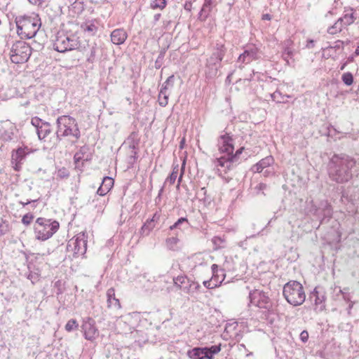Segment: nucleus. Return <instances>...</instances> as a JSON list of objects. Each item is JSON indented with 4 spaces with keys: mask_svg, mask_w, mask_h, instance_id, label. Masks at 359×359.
<instances>
[{
    "mask_svg": "<svg viewBox=\"0 0 359 359\" xmlns=\"http://www.w3.org/2000/svg\"><path fill=\"white\" fill-rule=\"evenodd\" d=\"M355 165V160L348 156L334 154L328 164L329 177L337 183L348 182L352 177L351 170Z\"/></svg>",
    "mask_w": 359,
    "mask_h": 359,
    "instance_id": "f257e3e1",
    "label": "nucleus"
},
{
    "mask_svg": "<svg viewBox=\"0 0 359 359\" xmlns=\"http://www.w3.org/2000/svg\"><path fill=\"white\" fill-rule=\"evenodd\" d=\"M17 34L21 39L34 37L41 27V20L36 16H18L15 19Z\"/></svg>",
    "mask_w": 359,
    "mask_h": 359,
    "instance_id": "f03ea898",
    "label": "nucleus"
},
{
    "mask_svg": "<svg viewBox=\"0 0 359 359\" xmlns=\"http://www.w3.org/2000/svg\"><path fill=\"white\" fill-rule=\"evenodd\" d=\"M57 140H61L63 137H72L78 140L81 137V132L76 120L69 115H62L56 120Z\"/></svg>",
    "mask_w": 359,
    "mask_h": 359,
    "instance_id": "7ed1b4c3",
    "label": "nucleus"
},
{
    "mask_svg": "<svg viewBox=\"0 0 359 359\" xmlns=\"http://www.w3.org/2000/svg\"><path fill=\"white\" fill-rule=\"evenodd\" d=\"M283 294L286 301L294 306L302 305L306 299L302 285L296 280H290L283 286Z\"/></svg>",
    "mask_w": 359,
    "mask_h": 359,
    "instance_id": "20e7f679",
    "label": "nucleus"
},
{
    "mask_svg": "<svg viewBox=\"0 0 359 359\" xmlns=\"http://www.w3.org/2000/svg\"><path fill=\"white\" fill-rule=\"evenodd\" d=\"M59 226V222L56 220L52 221L43 217H39L34 226L35 237L39 241H46L53 236L58 230Z\"/></svg>",
    "mask_w": 359,
    "mask_h": 359,
    "instance_id": "39448f33",
    "label": "nucleus"
},
{
    "mask_svg": "<svg viewBox=\"0 0 359 359\" xmlns=\"http://www.w3.org/2000/svg\"><path fill=\"white\" fill-rule=\"evenodd\" d=\"M79 46V41L76 36L68 34L64 31H60L57 33L53 43V48L56 51L65 53L76 49Z\"/></svg>",
    "mask_w": 359,
    "mask_h": 359,
    "instance_id": "423d86ee",
    "label": "nucleus"
},
{
    "mask_svg": "<svg viewBox=\"0 0 359 359\" xmlns=\"http://www.w3.org/2000/svg\"><path fill=\"white\" fill-rule=\"evenodd\" d=\"M32 54L31 46L23 41L14 43L10 50V58L13 63L22 64L26 62Z\"/></svg>",
    "mask_w": 359,
    "mask_h": 359,
    "instance_id": "0eeeda50",
    "label": "nucleus"
},
{
    "mask_svg": "<svg viewBox=\"0 0 359 359\" xmlns=\"http://www.w3.org/2000/svg\"><path fill=\"white\" fill-rule=\"evenodd\" d=\"M243 149L244 148L241 147L238 149L234 154L232 153L229 154L228 156H222L215 158L213 160L214 165L217 168L218 171L226 172L227 170L232 168L233 164L238 161V156Z\"/></svg>",
    "mask_w": 359,
    "mask_h": 359,
    "instance_id": "6e6552de",
    "label": "nucleus"
},
{
    "mask_svg": "<svg viewBox=\"0 0 359 359\" xmlns=\"http://www.w3.org/2000/svg\"><path fill=\"white\" fill-rule=\"evenodd\" d=\"M309 211L319 219L320 222L326 218H330L332 215V206L327 201H322L318 205L312 201Z\"/></svg>",
    "mask_w": 359,
    "mask_h": 359,
    "instance_id": "1a4fd4ad",
    "label": "nucleus"
},
{
    "mask_svg": "<svg viewBox=\"0 0 359 359\" xmlns=\"http://www.w3.org/2000/svg\"><path fill=\"white\" fill-rule=\"evenodd\" d=\"M262 55V53L258 47L253 44L247 46L244 52L239 55L237 60V63L239 64L238 68L243 69V65H247L253 60H259Z\"/></svg>",
    "mask_w": 359,
    "mask_h": 359,
    "instance_id": "9d476101",
    "label": "nucleus"
},
{
    "mask_svg": "<svg viewBox=\"0 0 359 359\" xmlns=\"http://www.w3.org/2000/svg\"><path fill=\"white\" fill-rule=\"evenodd\" d=\"M174 285L184 293L190 294L198 291L201 285L198 282L189 279L186 276H178L173 278Z\"/></svg>",
    "mask_w": 359,
    "mask_h": 359,
    "instance_id": "9b49d317",
    "label": "nucleus"
},
{
    "mask_svg": "<svg viewBox=\"0 0 359 359\" xmlns=\"http://www.w3.org/2000/svg\"><path fill=\"white\" fill-rule=\"evenodd\" d=\"M71 248L74 256L79 257L86 253L87 249V236L84 232L80 233L67 244V250Z\"/></svg>",
    "mask_w": 359,
    "mask_h": 359,
    "instance_id": "f8f14e48",
    "label": "nucleus"
},
{
    "mask_svg": "<svg viewBox=\"0 0 359 359\" xmlns=\"http://www.w3.org/2000/svg\"><path fill=\"white\" fill-rule=\"evenodd\" d=\"M29 152L30 149L27 147H20L17 149L13 150L11 153V164L15 170H20L22 164Z\"/></svg>",
    "mask_w": 359,
    "mask_h": 359,
    "instance_id": "ddd939ff",
    "label": "nucleus"
},
{
    "mask_svg": "<svg viewBox=\"0 0 359 359\" xmlns=\"http://www.w3.org/2000/svg\"><path fill=\"white\" fill-rule=\"evenodd\" d=\"M81 328L85 339L88 341H94L99 335V331L95 326V320L91 318H88L83 321Z\"/></svg>",
    "mask_w": 359,
    "mask_h": 359,
    "instance_id": "4468645a",
    "label": "nucleus"
},
{
    "mask_svg": "<svg viewBox=\"0 0 359 359\" xmlns=\"http://www.w3.org/2000/svg\"><path fill=\"white\" fill-rule=\"evenodd\" d=\"M250 303L259 308L267 309L270 306L269 297L265 293L259 290H255L250 293Z\"/></svg>",
    "mask_w": 359,
    "mask_h": 359,
    "instance_id": "2eb2a0df",
    "label": "nucleus"
},
{
    "mask_svg": "<svg viewBox=\"0 0 359 359\" xmlns=\"http://www.w3.org/2000/svg\"><path fill=\"white\" fill-rule=\"evenodd\" d=\"M217 146L220 153L225 154L226 156L232 154L234 150L233 140L228 133L219 136Z\"/></svg>",
    "mask_w": 359,
    "mask_h": 359,
    "instance_id": "dca6fc26",
    "label": "nucleus"
},
{
    "mask_svg": "<svg viewBox=\"0 0 359 359\" xmlns=\"http://www.w3.org/2000/svg\"><path fill=\"white\" fill-rule=\"evenodd\" d=\"M222 60L219 59L214 56H210L206 62V71L205 74L208 78H212L217 74L219 69L221 67V61Z\"/></svg>",
    "mask_w": 359,
    "mask_h": 359,
    "instance_id": "f3484780",
    "label": "nucleus"
},
{
    "mask_svg": "<svg viewBox=\"0 0 359 359\" xmlns=\"http://www.w3.org/2000/svg\"><path fill=\"white\" fill-rule=\"evenodd\" d=\"M15 127L8 121H3L0 125V139L5 142H9L13 140V130Z\"/></svg>",
    "mask_w": 359,
    "mask_h": 359,
    "instance_id": "a211bd4d",
    "label": "nucleus"
},
{
    "mask_svg": "<svg viewBox=\"0 0 359 359\" xmlns=\"http://www.w3.org/2000/svg\"><path fill=\"white\" fill-rule=\"evenodd\" d=\"M174 80V76H169L165 82L163 83L159 94H158V102L159 104L162 107H165L168 103V86L172 83Z\"/></svg>",
    "mask_w": 359,
    "mask_h": 359,
    "instance_id": "6ab92c4d",
    "label": "nucleus"
},
{
    "mask_svg": "<svg viewBox=\"0 0 359 359\" xmlns=\"http://www.w3.org/2000/svg\"><path fill=\"white\" fill-rule=\"evenodd\" d=\"M310 298L314 302L315 310L323 311L325 309V296L316 287L311 294Z\"/></svg>",
    "mask_w": 359,
    "mask_h": 359,
    "instance_id": "aec40b11",
    "label": "nucleus"
},
{
    "mask_svg": "<svg viewBox=\"0 0 359 359\" xmlns=\"http://www.w3.org/2000/svg\"><path fill=\"white\" fill-rule=\"evenodd\" d=\"M111 42L115 45L124 43L128 38V34L123 28L114 29L110 35Z\"/></svg>",
    "mask_w": 359,
    "mask_h": 359,
    "instance_id": "412c9836",
    "label": "nucleus"
},
{
    "mask_svg": "<svg viewBox=\"0 0 359 359\" xmlns=\"http://www.w3.org/2000/svg\"><path fill=\"white\" fill-rule=\"evenodd\" d=\"M81 30L88 36H94L98 29L96 20H88L81 25Z\"/></svg>",
    "mask_w": 359,
    "mask_h": 359,
    "instance_id": "4be33fe9",
    "label": "nucleus"
},
{
    "mask_svg": "<svg viewBox=\"0 0 359 359\" xmlns=\"http://www.w3.org/2000/svg\"><path fill=\"white\" fill-rule=\"evenodd\" d=\"M106 294L108 308L116 310L120 309L121 306L119 299L116 298L114 289L113 287L108 289Z\"/></svg>",
    "mask_w": 359,
    "mask_h": 359,
    "instance_id": "5701e85b",
    "label": "nucleus"
},
{
    "mask_svg": "<svg viewBox=\"0 0 359 359\" xmlns=\"http://www.w3.org/2000/svg\"><path fill=\"white\" fill-rule=\"evenodd\" d=\"M114 180L110 177H104L102 184L97 191V194L103 196H105L113 187Z\"/></svg>",
    "mask_w": 359,
    "mask_h": 359,
    "instance_id": "b1692460",
    "label": "nucleus"
},
{
    "mask_svg": "<svg viewBox=\"0 0 359 359\" xmlns=\"http://www.w3.org/2000/svg\"><path fill=\"white\" fill-rule=\"evenodd\" d=\"M212 8V0H204L203 5L198 14V20L202 22L205 21L211 13Z\"/></svg>",
    "mask_w": 359,
    "mask_h": 359,
    "instance_id": "393cba45",
    "label": "nucleus"
},
{
    "mask_svg": "<svg viewBox=\"0 0 359 359\" xmlns=\"http://www.w3.org/2000/svg\"><path fill=\"white\" fill-rule=\"evenodd\" d=\"M273 158L271 156H268L262 160H260L257 163H256L253 166V170L255 172H261L264 168L269 167V165L273 163Z\"/></svg>",
    "mask_w": 359,
    "mask_h": 359,
    "instance_id": "a878e982",
    "label": "nucleus"
},
{
    "mask_svg": "<svg viewBox=\"0 0 359 359\" xmlns=\"http://www.w3.org/2000/svg\"><path fill=\"white\" fill-rule=\"evenodd\" d=\"M292 43V42L291 40H287L285 41V48L282 55L283 60L287 62V65L290 64L289 60L292 59L293 57L294 51L292 48L290 47Z\"/></svg>",
    "mask_w": 359,
    "mask_h": 359,
    "instance_id": "bb28decb",
    "label": "nucleus"
},
{
    "mask_svg": "<svg viewBox=\"0 0 359 359\" xmlns=\"http://www.w3.org/2000/svg\"><path fill=\"white\" fill-rule=\"evenodd\" d=\"M51 132V126L49 123L44 122L37 130L36 133L40 140L46 137Z\"/></svg>",
    "mask_w": 359,
    "mask_h": 359,
    "instance_id": "cd10ccee",
    "label": "nucleus"
},
{
    "mask_svg": "<svg viewBox=\"0 0 359 359\" xmlns=\"http://www.w3.org/2000/svg\"><path fill=\"white\" fill-rule=\"evenodd\" d=\"M226 52V48L224 44L222 43H217L213 48L212 56L216 57L219 59L223 60L224 56Z\"/></svg>",
    "mask_w": 359,
    "mask_h": 359,
    "instance_id": "c85d7f7f",
    "label": "nucleus"
},
{
    "mask_svg": "<svg viewBox=\"0 0 359 359\" xmlns=\"http://www.w3.org/2000/svg\"><path fill=\"white\" fill-rule=\"evenodd\" d=\"M189 357L191 359H205L204 348H194L187 353Z\"/></svg>",
    "mask_w": 359,
    "mask_h": 359,
    "instance_id": "c756f323",
    "label": "nucleus"
},
{
    "mask_svg": "<svg viewBox=\"0 0 359 359\" xmlns=\"http://www.w3.org/2000/svg\"><path fill=\"white\" fill-rule=\"evenodd\" d=\"M343 25L346 27L353 23L355 18L352 10L346 12L342 17L339 18Z\"/></svg>",
    "mask_w": 359,
    "mask_h": 359,
    "instance_id": "7c9ffc66",
    "label": "nucleus"
},
{
    "mask_svg": "<svg viewBox=\"0 0 359 359\" xmlns=\"http://www.w3.org/2000/svg\"><path fill=\"white\" fill-rule=\"evenodd\" d=\"M154 227L155 224H153L151 221L147 219L142 226L140 231V233L142 236H147L150 233V232L154 229Z\"/></svg>",
    "mask_w": 359,
    "mask_h": 359,
    "instance_id": "2f4dec72",
    "label": "nucleus"
},
{
    "mask_svg": "<svg viewBox=\"0 0 359 359\" xmlns=\"http://www.w3.org/2000/svg\"><path fill=\"white\" fill-rule=\"evenodd\" d=\"M189 221L186 217H181L177 219L176 222H175L172 225L170 226V230H174L176 229H182V226H184V228L187 229L189 226Z\"/></svg>",
    "mask_w": 359,
    "mask_h": 359,
    "instance_id": "473e14b6",
    "label": "nucleus"
},
{
    "mask_svg": "<svg viewBox=\"0 0 359 359\" xmlns=\"http://www.w3.org/2000/svg\"><path fill=\"white\" fill-rule=\"evenodd\" d=\"M271 97L277 103H285L287 102V98L290 97L289 95H283L279 90H276L271 94Z\"/></svg>",
    "mask_w": 359,
    "mask_h": 359,
    "instance_id": "72a5a7b5",
    "label": "nucleus"
},
{
    "mask_svg": "<svg viewBox=\"0 0 359 359\" xmlns=\"http://www.w3.org/2000/svg\"><path fill=\"white\" fill-rule=\"evenodd\" d=\"M222 280H216L215 277H211L210 280H204L203 285L208 289H214L221 285Z\"/></svg>",
    "mask_w": 359,
    "mask_h": 359,
    "instance_id": "f704fd0d",
    "label": "nucleus"
},
{
    "mask_svg": "<svg viewBox=\"0 0 359 359\" xmlns=\"http://www.w3.org/2000/svg\"><path fill=\"white\" fill-rule=\"evenodd\" d=\"M344 27H345V26L340 21V20L338 19V20L332 26L327 29V32L330 34H335L338 32H340Z\"/></svg>",
    "mask_w": 359,
    "mask_h": 359,
    "instance_id": "c9c22d12",
    "label": "nucleus"
},
{
    "mask_svg": "<svg viewBox=\"0 0 359 359\" xmlns=\"http://www.w3.org/2000/svg\"><path fill=\"white\" fill-rule=\"evenodd\" d=\"M178 170H179V166H178V165H177L176 166H175L173 168L172 172H171L170 176H168L165 179L164 185H166L167 184L172 185L175 183L176 179H177V177Z\"/></svg>",
    "mask_w": 359,
    "mask_h": 359,
    "instance_id": "e433bc0d",
    "label": "nucleus"
},
{
    "mask_svg": "<svg viewBox=\"0 0 359 359\" xmlns=\"http://www.w3.org/2000/svg\"><path fill=\"white\" fill-rule=\"evenodd\" d=\"M211 270L212 273V277H222V282L224 280L226 275L223 269H219L218 266L216 264H213L211 266Z\"/></svg>",
    "mask_w": 359,
    "mask_h": 359,
    "instance_id": "4c0bfd02",
    "label": "nucleus"
},
{
    "mask_svg": "<svg viewBox=\"0 0 359 359\" xmlns=\"http://www.w3.org/2000/svg\"><path fill=\"white\" fill-rule=\"evenodd\" d=\"M341 80L346 86H349L353 83V76L349 72H345L341 76Z\"/></svg>",
    "mask_w": 359,
    "mask_h": 359,
    "instance_id": "58836bf2",
    "label": "nucleus"
},
{
    "mask_svg": "<svg viewBox=\"0 0 359 359\" xmlns=\"http://www.w3.org/2000/svg\"><path fill=\"white\" fill-rule=\"evenodd\" d=\"M87 150H88V148L83 147H81V149L74 154V160L76 163L82 160H85L84 154L86 152ZM86 160H87V158H86Z\"/></svg>",
    "mask_w": 359,
    "mask_h": 359,
    "instance_id": "ea45409f",
    "label": "nucleus"
},
{
    "mask_svg": "<svg viewBox=\"0 0 359 359\" xmlns=\"http://www.w3.org/2000/svg\"><path fill=\"white\" fill-rule=\"evenodd\" d=\"M165 0H153L151 3V7L153 9H161L163 10L166 6Z\"/></svg>",
    "mask_w": 359,
    "mask_h": 359,
    "instance_id": "a19ab883",
    "label": "nucleus"
},
{
    "mask_svg": "<svg viewBox=\"0 0 359 359\" xmlns=\"http://www.w3.org/2000/svg\"><path fill=\"white\" fill-rule=\"evenodd\" d=\"M93 202L95 203V207H98L97 211L102 212L107 204L106 201L97 197V198L93 199Z\"/></svg>",
    "mask_w": 359,
    "mask_h": 359,
    "instance_id": "79ce46f5",
    "label": "nucleus"
},
{
    "mask_svg": "<svg viewBox=\"0 0 359 359\" xmlns=\"http://www.w3.org/2000/svg\"><path fill=\"white\" fill-rule=\"evenodd\" d=\"M79 327V324L75 319H70L65 325V330L67 332H72L76 330Z\"/></svg>",
    "mask_w": 359,
    "mask_h": 359,
    "instance_id": "37998d69",
    "label": "nucleus"
},
{
    "mask_svg": "<svg viewBox=\"0 0 359 359\" xmlns=\"http://www.w3.org/2000/svg\"><path fill=\"white\" fill-rule=\"evenodd\" d=\"M212 242L215 245V249L217 250L224 247L223 244L224 240L219 236H214L212 239Z\"/></svg>",
    "mask_w": 359,
    "mask_h": 359,
    "instance_id": "c03bdc74",
    "label": "nucleus"
},
{
    "mask_svg": "<svg viewBox=\"0 0 359 359\" xmlns=\"http://www.w3.org/2000/svg\"><path fill=\"white\" fill-rule=\"evenodd\" d=\"M178 242L179 239L177 237H170L165 241L166 245L170 250H174Z\"/></svg>",
    "mask_w": 359,
    "mask_h": 359,
    "instance_id": "a18cd8bd",
    "label": "nucleus"
},
{
    "mask_svg": "<svg viewBox=\"0 0 359 359\" xmlns=\"http://www.w3.org/2000/svg\"><path fill=\"white\" fill-rule=\"evenodd\" d=\"M57 177L60 179H66L69 176V172L66 168H62L57 172Z\"/></svg>",
    "mask_w": 359,
    "mask_h": 359,
    "instance_id": "49530a36",
    "label": "nucleus"
},
{
    "mask_svg": "<svg viewBox=\"0 0 359 359\" xmlns=\"http://www.w3.org/2000/svg\"><path fill=\"white\" fill-rule=\"evenodd\" d=\"M164 55H165V51H161L157 59L155 61V67L156 69L161 68L163 58H164Z\"/></svg>",
    "mask_w": 359,
    "mask_h": 359,
    "instance_id": "de8ad7c7",
    "label": "nucleus"
},
{
    "mask_svg": "<svg viewBox=\"0 0 359 359\" xmlns=\"http://www.w3.org/2000/svg\"><path fill=\"white\" fill-rule=\"evenodd\" d=\"M45 121H43L39 117H34L31 120L32 124L36 128L37 130Z\"/></svg>",
    "mask_w": 359,
    "mask_h": 359,
    "instance_id": "09e8293b",
    "label": "nucleus"
},
{
    "mask_svg": "<svg viewBox=\"0 0 359 359\" xmlns=\"http://www.w3.org/2000/svg\"><path fill=\"white\" fill-rule=\"evenodd\" d=\"M213 355L217 354L221 351V344L214 345L210 347H205Z\"/></svg>",
    "mask_w": 359,
    "mask_h": 359,
    "instance_id": "8fccbe9b",
    "label": "nucleus"
},
{
    "mask_svg": "<svg viewBox=\"0 0 359 359\" xmlns=\"http://www.w3.org/2000/svg\"><path fill=\"white\" fill-rule=\"evenodd\" d=\"M32 219H33V215H30V214H27L23 216L22 219V222L25 225H28L31 223Z\"/></svg>",
    "mask_w": 359,
    "mask_h": 359,
    "instance_id": "3c124183",
    "label": "nucleus"
},
{
    "mask_svg": "<svg viewBox=\"0 0 359 359\" xmlns=\"http://www.w3.org/2000/svg\"><path fill=\"white\" fill-rule=\"evenodd\" d=\"M344 42L340 40H338L334 42L332 46H330V48H334L336 50L343 49Z\"/></svg>",
    "mask_w": 359,
    "mask_h": 359,
    "instance_id": "603ef678",
    "label": "nucleus"
},
{
    "mask_svg": "<svg viewBox=\"0 0 359 359\" xmlns=\"http://www.w3.org/2000/svg\"><path fill=\"white\" fill-rule=\"evenodd\" d=\"M309 339V332L306 330H303L300 334V339L306 343Z\"/></svg>",
    "mask_w": 359,
    "mask_h": 359,
    "instance_id": "864d4df0",
    "label": "nucleus"
},
{
    "mask_svg": "<svg viewBox=\"0 0 359 359\" xmlns=\"http://www.w3.org/2000/svg\"><path fill=\"white\" fill-rule=\"evenodd\" d=\"M95 54H96V48H95V47L93 46L90 49V55L88 59V61L93 62L95 60Z\"/></svg>",
    "mask_w": 359,
    "mask_h": 359,
    "instance_id": "5fc2aeb1",
    "label": "nucleus"
},
{
    "mask_svg": "<svg viewBox=\"0 0 359 359\" xmlns=\"http://www.w3.org/2000/svg\"><path fill=\"white\" fill-rule=\"evenodd\" d=\"M204 351H205L204 355H205V359H213V357L215 355H213L212 353L208 351V350L205 348H204Z\"/></svg>",
    "mask_w": 359,
    "mask_h": 359,
    "instance_id": "6e6d98bb",
    "label": "nucleus"
},
{
    "mask_svg": "<svg viewBox=\"0 0 359 359\" xmlns=\"http://www.w3.org/2000/svg\"><path fill=\"white\" fill-rule=\"evenodd\" d=\"M160 219V215L157 212H156L151 219H150L149 220L153 222V224H155L156 222H157Z\"/></svg>",
    "mask_w": 359,
    "mask_h": 359,
    "instance_id": "4d7b16f0",
    "label": "nucleus"
},
{
    "mask_svg": "<svg viewBox=\"0 0 359 359\" xmlns=\"http://www.w3.org/2000/svg\"><path fill=\"white\" fill-rule=\"evenodd\" d=\"M32 4L34 5H41L43 2V0H28Z\"/></svg>",
    "mask_w": 359,
    "mask_h": 359,
    "instance_id": "13d9d810",
    "label": "nucleus"
},
{
    "mask_svg": "<svg viewBox=\"0 0 359 359\" xmlns=\"http://www.w3.org/2000/svg\"><path fill=\"white\" fill-rule=\"evenodd\" d=\"M314 46V41L312 39H309L307 41L306 48H312Z\"/></svg>",
    "mask_w": 359,
    "mask_h": 359,
    "instance_id": "bf43d9fd",
    "label": "nucleus"
},
{
    "mask_svg": "<svg viewBox=\"0 0 359 359\" xmlns=\"http://www.w3.org/2000/svg\"><path fill=\"white\" fill-rule=\"evenodd\" d=\"M340 292L343 294L344 299L350 303L351 301L350 300L349 294H346L343 290H340Z\"/></svg>",
    "mask_w": 359,
    "mask_h": 359,
    "instance_id": "052dcab7",
    "label": "nucleus"
},
{
    "mask_svg": "<svg viewBox=\"0 0 359 359\" xmlns=\"http://www.w3.org/2000/svg\"><path fill=\"white\" fill-rule=\"evenodd\" d=\"M266 188V184L264 183H259L256 189L258 190H264Z\"/></svg>",
    "mask_w": 359,
    "mask_h": 359,
    "instance_id": "680f3d73",
    "label": "nucleus"
},
{
    "mask_svg": "<svg viewBox=\"0 0 359 359\" xmlns=\"http://www.w3.org/2000/svg\"><path fill=\"white\" fill-rule=\"evenodd\" d=\"M353 304H354V302H351L348 304V306L347 308V313H348V315L351 316V309L353 306Z\"/></svg>",
    "mask_w": 359,
    "mask_h": 359,
    "instance_id": "e2e57ef3",
    "label": "nucleus"
},
{
    "mask_svg": "<svg viewBox=\"0 0 359 359\" xmlns=\"http://www.w3.org/2000/svg\"><path fill=\"white\" fill-rule=\"evenodd\" d=\"M36 201H37V200H33V201L27 200V201H25V202L20 201V203L22 204V206H25V205L31 203L32 202H36Z\"/></svg>",
    "mask_w": 359,
    "mask_h": 359,
    "instance_id": "0e129e2a",
    "label": "nucleus"
},
{
    "mask_svg": "<svg viewBox=\"0 0 359 359\" xmlns=\"http://www.w3.org/2000/svg\"><path fill=\"white\" fill-rule=\"evenodd\" d=\"M161 18V14L160 13H157V14H155L154 16V20L155 22H158L159 20Z\"/></svg>",
    "mask_w": 359,
    "mask_h": 359,
    "instance_id": "69168bd1",
    "label": "nucleus"
},
{
    "mask_svg": "<svg viewBox=\"0 0 359 359\" xmlns=\"http://www.w3.org/2000/svg\"><path fill=\"white\" fill-rule=\"evenodd\" d=\"M262 19L263 20H270L271 19V15L269 14H264L262 16Z\"/></svg>",
    "mask_w": 359,
    "mask_h": 359,
    "instance_id": "338daca9",
    "label": "nucleus"
},
{
    "mask_svg": "<svg viewBox=\"0 0 359 359\" xmlns=\"http://www.w3.org/2000/svg\"><path fill=\"white\" fill-rule=\"evenodd\" d=\"M191 4H190V3H189V4H187H187H185V5H184V8H185L186 10H189V11H190V10H191Z\"/></svg>",
    "mask_w": 359,
    "mask_h": 359,
    "instance_id": "774afa93",
    "label": "nucleus"
}]
</instances>
